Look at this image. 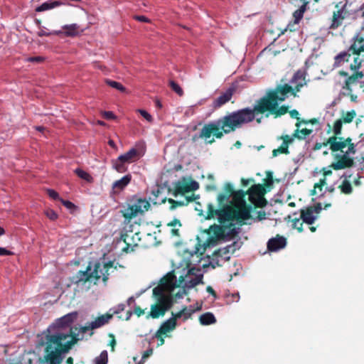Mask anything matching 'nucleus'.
<instances>
[{
    "instance_id": "1",
    "label": "nucleus",
    "mask_w": 364,
    "mask_h": 364,
    "mask_svg": "<svg viewBox=\"0 0 364 364\" xmlns=\"http://www.w3.org/2000/svg\"><path fill=\"white\" fill-rule=\"evenodd\" d=\"M290 82L292 85L284 84L268 91L264 97L257 101L253 109H241L224 116L216 122L205 124L200 130L199 136L207 143L212 144L215 141L214 136L221 139L225 134L232 132L252 122L255 119V114L268 112L266 116L273 114L274 117L285 114L288 112V107H279V105L287 99L289 93L296 97L301 88L306 85L305 72L296 71Z\"/></svg>"
},
{
    "instance_id": "2",
    "label": "nucleus",
    "mask_w": 364,
    "mask_h": 364,
    "mask_svg": "<svg viewBox=\"0 0 364 364\" xmlns=\"http://www.w3.org/2000/svg\"><path fill=\"white\" fill-rule=\"evenodd\" d=\"M232 196V205H225L220 209H215L213 204L209 203L205 218L210 220L217 217L220 224H231L232 222H235L240 225L249 220L251 218L250 208L247 205L244 200V192L235 191Z\"/></svg>"
},
{
    "instance_id": "3",
    "label": "nucleus",
    "mask_w": 364,
    "mask_h": 364,
    "mask_svg": "<svg viewBox=\"0 0 364 364\" xmlns=\"http://www.w3.org/2000/svg\"><path fill=\"white\" fill-rule=\"evenodd\" d=\"M324 145H329L330 149L333 152L340 151L341 153L335 154L336 161L330 165V167L333 169L341 170L351 168L354 166V159L350 155L355 154L356 148L351 138L331 136Z\"/></svg>"
},
{
    "instance_id": "4",
    "label": "nucleus",
    "mask_w": 364,
    "mask_h": 364,
    "mask_svg": "<svg viewBox=\"0 0 364 364\" xmlns=\"http://www.w3.org/2000/svg\"><path fill=\"white\" fill-rule=\"evenodd\" d=\"M68 338L69 335L60 332L46 334L45 341L41 343V346L46 345V355L39 360L38 364H60L63 360L62 355L71 348L70 344L65 342Z\"/></svg>"
},
{
    "instance_id": "5",
    "label": "nucleus",
    "mask_w": 364,
    "mask_h": 364,
    "mask_svg": "<svg viewBox=\"0 0 364 364\" xmlns=\"http://www.w3.org/2000/svg\"><path fill=\"white\" fill-rule=\"evenodd\" d=\"M116 267L113 263L97 262L93 266L89 264L85 271H79L73 277V282L77 285L90 289V286L96 285L102 280L106 283L110 274L113 273Z\"/></svg>"
},
{
    "instance_id": "6",
    "label": "nucleus",
    "mask_w": 364,
    "mask_h": 364,
    "mask_svg": "<svg viewBox=\"0 0 364 364\" xmlns=\"http://www.w3.org/2000/svg\"><path fill=\"white\" fill-rule=\"evenodd\" d=\"M173 276H168L161 279L160 284L155 287L153 294L157 296V301L151 306V311L146 318H157L162 316L172 306L171 293L175 289Z\"/></svg>"
},
{
    "instance_id": "7",
    "label": "nucleus",
    "mask_w": 364,
    "mask_h": 364,
    "mask_svg": "<svg viewBox=\"0 0 364 364\" xmlns=\"http://www.w3.org/2000/svg\"><path fill=\"white\" fill-rule=\"evenodd\" d=\"M361 18L364 22V11ZM350 52L353 56V62L350 64V69L351 70H359L363 62V59L360 58V54L364 52V26L353 38V43L349 47L348 50L341 52L335 57L334 66L341 67L345 63L349 62L352 57Z\"/></svg>"
},
{
    "instance_id": "8",
    "label": "nucleus",
    "mask_w": 364,
    "mask_h": 364,
    "mask_svg": "<svg viewBox=\"0 0 364 364\" xmlns=\"http://www.w3.org/2000/svg\"><path fill=\"white\" fill-rule=\"evenodd\" d=\"M352 75H348L346 71H340L338 74L341 76L346 77V79L343 82H338V85L341 88V94L344 96H348L352 102H356L358 99L357 95L354 91L360 90L364 92V81L362 79L364 77V73L358 70H353Z\"/></svg>"
},
{
    "instance_id": "9",
    "label": "nucleus",
    "mask_w": 364,
    "mask_h": 364,
    "mask_svg": "<svg viewBox=\"0 0 364 364\" xmlns=\"http://www.w3.org/2000/svg\"><path fill=\"white\" fill-rule=\"evenodd\" d=\"M112 314H106L96 318L93 321L87 323L85 326L82 327H74L70 331L69 338L65 340L68 344H70L72 347L78 341L82 340L85 337V334L87 331H92V330L100 328L105 324L107 323L109 320L112 318ZM92 332H90V335L92 336Z\"/></svg>"
},
{
    "instance_id": "10",
    "label": "nucleus",
    "mask_w": 364,
    "mask_h": 364,
    "mask_svg": "<svg viewBox=\"0 0 364 364\" xmlns=\"http://www.w3.org/2000/svg\"><path fill=\"white\" fill-rule=\"evenodd\" d=\"M173 276L175 288L179 287L181 289L176 294V297H182L187 294V290L193 288L199 284H203V274L198 268H191L187 271L185 275H181L176 280V276L171 273L167 274L165 277Z\"/></svg>"
},
{
    "instance_id": "11",
    "label": "nucleus",
    "mask_w": 364,
    "mask_h": 364,
    "mask_svg": "<svg viewBox=\"0 0 364 364\" xmlns=\"http://www.w3.org/2000/svg\"><path fill=\"white\" fill-rule=\"evenodd\" d=\"M150 208V203L146 199L139 198L132 204L129 205L126 208L122 210V214L126 220L129 221L137 216L139 214H142Z\"/></svg>"
},
{
    "instance_id": "12",
    "label": "nucleus",
    "mask_w": 364,
    "mask_h": 364,
    "mask_svg": "<svg viewBox=\"0 0 364 364\" xmlns=\"http://www.w3.org/2000/svg\"><path fill=\"white\" fill-rule=\"evenodd\" d=\"M198 188V183L191 178H182L175 182L173 186L172 194L176 197Z\"/></svg>"
},
{
    "instance_id": "13",
    "label": "nucleus",
    "mask_w": 364,
    "mask_h": 364,
    "mask_svg": "<svg viewBox=\"0 0 364 364\" xmlns=\"http://www.w3.org/2000/svg\"><path fill=\"white\" fill-rule=\"evenodd\" d=\"M266 189L261 184L253 185L247 191L250 201L257 207H264L267 204L264 198Z\"/></svg>"
},
{
    "instance_id": "14",
    "label": "nucleus",
    "mask_w": 364,
    "mask_h": 364,
    "mask_svg": "<svg viewBox=\"0 0 364 364\" xmlns=\"http://www.w3.org/2000/svg\"><path fill=\"white\" fill-rule=\"evenodd\" d=\"M140 240L138 232H134L132 230H126L121 235L119 243L123 242L124 246L122 247V250L126 253L132 252L134 247L138 246V242Z\"/></svg>"
},
{
    "instance_id": "15",
    "label": "nucleus",
    "mask_w": 364,
    "mask_h": 364,
    "mask_svg": "<svg viewBox=\"0 0 364 364\" xmlns=\"http://www.w3.org/2000/svg\"><path fill=\"white\" fill-rule=\"evenodd\" d=\"M321 210V206L320 204H318L317 205L308 206L301 210L300 218L304 223L308 225H312L318 218Z\"/></svg>"
},
{
    "instance_id": "16",
    "label": "nucleus",
    "mask_w": 364,
    "mask_h": 364,
    "mask_svg": "<svg viewBox=\"0 0 364 364\" xmlns=\"http://www.w3.org/2000/svg\"><path fill=\"white\" fill-rule=\"evenodd\" d=\"M279 139L283 141V143L278 149L272 151L273 156H277L279 154H289V145L294 142V137L289 135L282 136Z\"/></svg>"
},
{
    "instance_id": "17",
    "label": "nucleus",
    "mask_w": 364,
    "mask_h": 364,
    "mask_svg": "<svg viewBox=\"0 0 364 364\" xmlns=\"http://www.w3.org/2000/svg\"><path fill=\"white\" fill-rule=\"evenodd\" d=\"M286 239L284 237L277 235L270 239L267 243V248L269 251H277L286 245Z\"/></svg>"
},
{
    "instance_id": "18",
    "label": "nucleus",
    "mask_w": 364,
    "mask_h": 364,
    "mask_svg": "<svg viewBox=\"0 0 364 364\" xmlns=\"http://www.w3.org/2000/svg\"><path fill=\"white\" fill-rule=\"evenodd\" d=\"M63 29L65 30L64 31H55V33L56 35L63 34L65 36H75L79 35L82 31L80 26L76 23L66 25L63 26Z\"/></svg>"
},
{
    "instance_id": "19",
    "label": "nucleus",
    "mask_w": 364,
    "mask_h": 364,
    "mask_svg": "<svg viewBox=\"0 0 364 364\" xmlns=\"http://www.w3.org/2000/svg\"><path fill=\"white\" fill-rule=\"evenodd\" d=\"M119 157L128 164L137 161L140 158V154L138 150L132 148L124 154L120 155Z\"/></svg>"
},
{
    "instance_id": "20",
    "label": "nucleus",
    "mask_w": 364,
    "mask_h": 364,
    "mask_svg": "<svg viewBox=\"0 0 364 364\" xmlns=\"http://www.w3.org/2000/svg\"><path fill=\"white\" fill-rule=\"evenodd\" d=\"M296 129L294 130V134L291 136L294 139L299 140L305 139L309 136L313 132L312 129L302 128L301 129V122H296L295 124Z\"/></svg>"
},
{
    "instance_id": "21",
    "label": "nucleus",
    "mask_w": 364,
    "mask_h": 364,
    "mask_svg": "<svg viewBox=\"0 0 364 364\" xmlns=\"http://www.w3.org/2000/svg\"><path fill=\"white\" fill-rule=\"evenodd\" d=\"M224 191L225 193H220L217 198V200L220 204L227 202L229 200L230 197L232 196L233 193L235 192L233 189L232 186L229 183L225 185Z\"/></svg>"
},
{
    "instance_id": "22",
    "label": "nucleus",
    "mask_w": 364,
    "mask_h": 364,
    "mask_svg": "<svg viewBox=\"0 0 364 364\" xmlns=\"http://www.w3.org/2000/svg\"><path fill=\"white\" fill-rule=\"evenodd\" d=\"M132 176L127 174L122 177L121 179L116 181L112 185V189L115 191H121L123 190L131 181Z\"/></svg>"
},
{
    "instance_id": "23",
    "label": "nucleus",
    "mask_w": 364,
    "mask_h": 364,
    "mask_svg": "<svg viewBox=\"0 0 364 364\" xmlns=\"http://www.w3.org/2000/svg\"><path fill=\"white\" fill-rule=\"evenodd\" d=\"M176 326V321H175V318H169L168 320L166 321L157 331L159 336H160V333L166 334L173 330Z\"/></svg>"
},
{
    "instance_id": "24",
    "label": "nucleus",
    "mask_w": 364,
    "mask_h": 364,
    "mask_svg": "<svg viewBox=\"0 0 364 364\" xmlns=\"http://www.w3.org/2000/svg\"><path fill=\"white\" fill-rule=\"evenodd\" d=\"M233 94L231 89L226 90L220 96H219L215 101V107H219L230 100Z\"/></svg>"
},
{
    "instance_id": "25",
    "label": "nucleus",
    "mask_w": 364,
    "mask_h": 364,
    "mask_svg": "<svg viewBox=\"0 0 364 364\" xmlns=\"http://www.w3.org/2000/svg\"><path fill=\"white\" fill-rule=\"evenodd\" d=\"M344 18H345V16L343 15V11L338 10L336 12H333L330 28H332V29L337 28L338 26H340L342 24V22Z\"/></svg>"
},
{
    "instance_id": "26",
    "label": "nucleus",
    "mask_w": 364,
    "mask_h": 364,
    "mask_svg": "<svg viewBox=\"0 0 364 364\" xmlns=\"http://www.w3.org/2000/svg\"><path fill=\"white\" fill-rule=\"evenodd\" d=\"M233 223H225L222 224V225H214L210 227V230L212 232L218 237H223L225 235V228H230L232 225H233Z\"/></svg>"
},
{
    "instance_id": "27",
    "label": "nucleus",
    "mask_w": 364,
    "mask_h": 364,
    "mask_svg": "<svg viewBox=\"0 0 364 364\" xmlns=\"http://www.w3.org/2000/svg\"><path fill=\"white\" fill-rule=\"evenodd\" d=\"M303 1L302 5L296 10L293 16L294 18V22L298 23L304 16V12L306 11V6L309 1L308 0H301Z\"/></svg>"
},
{
    "instance_id": "28",
    "label": "nucleus",
    "mask_w": 364,
    "mask_h": 364,
    "mask_svg": "<svg viewBox=\"0 0 364 364\" xmlns=\"http://www.w3.org/2000/svg\"><path fill=\"white\" fill-rule=\"evenodd\" d=\"M112 165L113 168L119 173H124L127 171V164L119 157L112 160Z\"/></svg>"
},
{
    "instance_id": "29",
    "label": "nucleus",
    "mask_w": 364,
    "mask_h": 364,
    "mask_svg": "<svg viewBox=\"0 0 364 364\" xmlns=\"http://www.w3.org/2000/svg\"><path fill=\"white\" fill-rule=\"evenodd\" d=\"M199 321L202 325H210L216 322V318L212 313L207 312L200 316Z\"/></svg>"
},
{
    "instance_id": "30",
    "label": "nucleus",
    "mask_w": 364,
    "mask_h": 364,
    "mask_svg": "<svg viewBox=\"0 0 364 364\" xmlns=\"http://www.w3.org/2000/svg\"><path fill=\"white\" fill-rule=\"evenodd\" d=\"M60 4L58 1H50V2H45L42 4L41 6L36 8L35 11L36 12H42L48 10L53 9L57 6H58Z\"/></svg>"
},
{
    "instance_id": "31",
    "label": "nucleus",
    "mask_w": 364,
    "mask_h": 364,
    "mask_svg": "<svg viewBox=\"0 0 364 364\" xmlns=\"http://www.w3.org/2000/svg\"><path fill=\"white\" fill-rule=\"evenodd\" d=\"M168 226L171 228V232L173 236H180L181 223L178 219H174L173 221L168 223Z\"/></svg>"
},
{
    "instance_id": "32",
    "label": "nucleus",
    "mask_w": 364,
    "mask_h": 364,
    "mask_svg": "<svg viewBox=\"0 0 364 364\" xmlns=\"http://www.w3.org/2000/svg\"><path fill=\"white\" fill-rule=\"evenodd\" d=\"M75 173L77 175L78 177L86 181L87 182H88V183L93 182V178L87 172H86L80 168H77L75 170Z\"/></svg>"
},
{
    "instance_id": "33",
    "label": "nucleus",
    "mask_w": 364,
    "mask_h": 364,
    "mask_svg": "<svg viewBox=\"0 0 364 364\" xmlns=\"http://www.w3.org/2000/svg\"><path fill=\"white\" fill-rule=\"evenodd\" d=\"M168 85L178 96L182 97L183 95V90L182 87L174 80H169Z\"/></svg>"
},
{
    "instance_id": "34",
    "label": "nucleus",
    "mask_w": 364,
    "mask_h": 364,
    "mask_svg": "<svg viewBox=\"0 0 364 364\" xmlns=\"http://www.w3.org/2000/svg\"><path fill=\"white\" fill-rule=\"evenodd\" d=\"M355 112L354 110H351L343 114L340 119L344 123H350L355 118Z\"/></svg>"
},
{
    "instance_id": "35",
    "label": "nucleus",
    "mask_w": 364,
    "mask_h": 364,
    "mask_svg": "<svg viewBox=\"0 0 364 364\" xmlns=\"http://www.w3.org/2000/svg\"><path fill=\"white\" fill-rule=\"evenodd\" d=\"M339 188L342 193L345 194H349L352 192V186L350 183L347 181L344 180L342 183L339 186Z\"/></svg>"
},
{
    "instance_id": "36",
    "label": "nucleus",
    "mask_w": 364,
    "mask_h": 364,
    "mask_svg": "<svg viewBox=\"0 0 364 364\" xmlns=\"http://www.w3.org/2000/svg\"><path fill=\"white\" fill-rule=\"evenodd\" d=\"M343 122L340 119L334 122L333 132L334 134L333 136H338L341 134V129L343 126Z\"/></svg>"
},
{
    "instance_id": "37",
    "label": "nucleus",
    "mask_w": 364,
    "mask_h": 364,
    "mask_svg": "<svg viewBox=\"0 0 364 364\" xmlns=\"http://www.w3.org/2000/svg\"><path fill=\"white\" fill-rule=\"evenodd\" d=\"M108 361V355L106 350L102 351L100 355L95 358L96 364H107Z\"/></svg>"
},
{
    "instance_id": "38",
    "label": "nucleus",
    "mask_w": 364,
    "mask_h": 364,
    "mask_svg": "<svg viewBox=\"0 0 364 364\" xmlns=\"http://www.w3.org/2000/svg\"><path fill=\"white\" fill-rule=\"evenodd\" d=\"M106 83L110 87L115 88L121 92H124L126 90V88L118 82L107 80Z\"/></svg>"
},
{
    "instance_id": "39",
    "label": "nucleus",
    "mask_w": 364,
    "mask_h": 364,
    "mask_svg": "<svg viewBox=\"0 0 364 364\" xmlns=\"http://www.w3.org/2000/svg\"><path fill=\"white\" fill-rule=\"evenodd\" d=\"M292 226L294 228H296L298 230L299 232L303 231V221L301 220V218H295L292 220Z\"/></svg>"
},
{
    "instance_id": "40",
    "label": "nucleus",
    "mask_w": 364,
    "mask_h": 364,
    "mask_svg": "<svg viewBox=\"0 0 364 364\" xmlns=\"http://www.w3.org/2000/svg\"><path fill=\"white\" fill-rule=\"evenodd\" d=\"M60 201L63 203V205L66 207L71 212L75 211L77 209L76 205L69 200H65L63 199H60Z\"/></svg>"
},
{
    "instance_id": "41",
    "label": "nucleus",
    "mask_w": 364,
    "mask_h": 364,
    "mask_svg": "<svg viewBox=\"0 0 364 364\" xmlns=\"http://www.w3.org/2000/svg\"><path fill=\"white\" fill-rule=\"evenodd\" d=\"M168 202L171 204L170 210H174L177 207L183 206L185 205L183 201H176L173 199L168 198Z\"/></svg>"
},
{
    "instance_id": "42",
    "label": "nucleus",
    "mask_w": 364,
    "mask_h": 364,
    "mask_svg": "<svg viewBox=\"0 0 364 364\" xmlns=\"http://www.w3.org/2000/svg\"><path fill=\"white\" fill-rule=\"evenodd\" d=\"M138 112L141 114V115L145 118L149 122H152L153 118L150 114H149L144 109H138Z\"/></svg>"
},
{
    "instance_id": "43",
    "label": "nucleus",
    "mask_w": 364,
    "mask_h": 364,
    "mask_svg": "<svg viewBox=\"0 0 364 364\" xmlns=\"http://www.w3.org/2000/svg\"><path fill=\"white\" fill-rule=\"evenodd\" d=\"M46 215L51 220H55L58 218V214L53 210H46Z\"/></svg>"
},
{
    "instance_id": "44",
    "label": "nucleus",
    "mask_w": 364,
    "mask_h": 364,
    "mask_svg": "<svg viewBox=\"0 0 364 364\" xmlns=\"http://www.w3.org/2000/svg\"><path fill=\"white\" fill-rule=\"evenodd\" d=\"M101 114L107 119H116V116L112 112L110 111H102L101 112Z\"/></svg>"
},
{
    "instance_id": "45",
    "label": "nucleus",
    "mask_w": 364,
    "mask_h": 364,
    "mask_svg": "<svg viewBox=\"0 0 364 364\" xmlns=\"http://www.w3.org/2000/svg\"><path fill=\"white\" fill-rule=\"evenodd\" d=\"M47 193H48V196L54 200H60V199H62L61 198H60L58 193L53 189H48Z\"/></svg>"
},
{
    "instance_id": "46",
    "label": "nucleus",
    "mask_w": 364,
    "mask_h": 364,
    "mask_svg": "<svg viewBox=\"0 0 364 364\" xmlns=\"http://www.w3.org/2000/svg\"><path fill=\"white\" fill-rule=\"evenodd\" d=\"M77 317V313L69 314L65 316L63 319L65 322L70 323Z\"/></svg>"
},
{
    "instance_id": "47",
    "label": "nucleus",
    "mask_w": 364,
    "mask_h": 364,
    "mask_svg": "<svg viewBox=\"0 0 364 364\" xmlns=\"http://www.w3.org/2000/svg\"><path fill=\"white\" fill-rule=\"evenodd\" d=\"M44 58L41 56L30 57L27 58V61L36 63H40L43 61Z\"/></svg>"
},
{
    "instance_id": "48",
    "label": "nucleus",
    "mask_w": 364,
    "mask_h": 364,
    "mask_svg": "<svg viewBox=\"0 0 364 364\" xmlns=\"http://www.w3.org/2000/svg\"><path fill=\"white\" fill-rule=\"evenodd\" d=\"M186 310H187V308L185 307L181 311H178V313H176L175 314H172L173 317L171 318H175V321H176V319L181 318Z\"/></svg>"
},
{
    "instance_id": "49",
    "label": "nucleus",
    "mask_w": 364,
    "mask_h": 364,
    "mask_svg": "<svg viewBox=\"0 0 364 364\" xmlns=\"http://www.w3.org/2000/svg\"><path fill=\"white\" fill-rule=\"evenodd\" d=\"M14 253L4 247H0V256L12 255Z\"/></svg>"
},
{
    "instance_id": "50",
    "label": "nucleus",
    "mask_w": 364,
    "mask_h": 364,
    "mask_svg": "<svg viewBox=\"0 0 364 364\" xmlns=\"http://www.w3.org/2000/svg\"><path fill=\"white\" fill-rule=\"evenodd\" d=\"M134 18L136 20L141 21V22H146V23L150 22V20L144 16H135Z\"/></svg>"
},
{
    "instance_id": "51",
    "label": "nucleus",
    "mask_w": 364,
    "mask_h": 364,
    "mask_svg": "<svg viewBox=\"0 0 364 364\" xmlns=\"http://www.w3.org/2000/svg\"><path fill=\"white\" fill-rule=\"evenodd\" d=\"M134 313L138 316H141L144 314V310L141 309L139 306H135L134 309Z\"/></svg>"
},
{
    "instance_id": "52",
    "label": "nucleus",
    "mask_w": 364,
    "mask_h": 364,
    "mask_svg": "<svg viewBox=\"0 0 364 364\" xmlns=\"http://www.w3.org/2000/svg\"><path fill=\"white\" fill-rule=\"evenodd\" d=\"M289 114L292 118H295L297 119V121L300 119L299 117V113L297 110L293 109L289 112Z\"/></svg>"
},
{
    "instance_id": "53",
    "label": "nucleus",
    "mask_w": 364,
    "mask_h": 364,
    "mask_svg": "<svg viewBox=\"0 0 364 364\" xmlns=\"http://www.w3.org/2000/svg\"><path fill=\"white\" fill-rule=\"evenodd\" d=\"M318 185V183H316L314 185V190L312 191V195H318V194H321V192H322V187H316Z\"/></svg>"
},
{
    "instance_id": "54",
    "label": "nucleus",
    "mask_w": 364,
    "mask_h": 364,
    "mask_svg": "<svg viewBox=\"0 0 364 364\" xmlns=\"http://www.w3.org/2000/svg\"><path fill=\"white\" fill-rule=\"evenodd\" d=\"M194 311H195V310L187 309V310L183 314V316H184V319L186 320V319H188V318H190Z\"/></svg>"
},
{
    "instance_id": "55",
    "label": "nucleus",
    "mask_w": 364,
    "mask_h": 364,
    "mask_svg": "<svg viewBox=\"0 0 364 364\" xmlns=\"http://www.w3.org/2000/svg\"><path fill=\"white\" fill-rule=\"evenodd\" d=\"M53 34L56 35L55 33V31L54 32H46L44 30H41L40 31L38 32V36H50V35H53Z\"/></svg>"
},
{
    "instance_id": "56",
    "label": "nucleus",
    "mask_w": 364,
    "mask_h": 364,
    "mask_svg": "<svg viewBox=\"0 0 364 364\" xmlns=\"http://www.w3.org/2000/svg\"><path fill=\"white\" fill-rule=\"evenodd\" d=\"M331 168H332L330 167V166H328V168H323L324 177H326V176L331 175L332 173Z\"/></svg>"
},
{
    "instance_id": "57",
    "label": "nucleus",
    "mask_w": 364,
    "mask_h": 364,
    "mask_svg": "<svg viewBox=\"0 0 364 364\" xmlns=\"http://www.w3.org/2000/svg\"><path fill=\"white\" fill-rule=\"evenodd\" d=\"M163 335H164V334L160 333V336H159L158 331L156 333V338H157L160 341L159 343L158 344L159 346H161L164 343V339L163 338Z\"/></svg>"
},
{
    "instance_id": "58",
    "label": "nucleus",
    "mask_w": 364,
    "mask_h": 364,
    "mask_svg": "<svg viewBox=\"0 0 364 364\" xmlns=\"http://www.w3.org/2000/svg\"><path fill=\"white\" fill-rule=\"evenodd\" d=\"M109 337L112 338V340L110 341V346H112V350L114 351V346L116 345V341H115L114 335L109 334Z\"/></svg>"
},
{
    "instance_id": "59",
    "label": "nucleus",
    "mask_w": 364,
    "mask_h": 364,
    "mask_svg": "<svg viewBox=\"0 0 364 364\" xmlns=\"http://www.w3.org/2000/svg\"><path fill=\"white\" fill-rule=\"evenodd\" d=\"M152 353H153V350L152 349H149V350H146L144 353L143 355H142V358L143 359L147 358L148 357H149L152 354Z\"/></svg>"
},
{
    "instance_id": "60",
    "label": "nucleus",
    "mask_w": 364,
    "mask_h": 364,
    "mask_svg": "<svg viewBox=\"0 0 364 364\" xmlns=\"http://www.w3.org/2000/svg\"><path fill=\"white\" fill-rule=\"evenodd\" d=\"M266 218V213L264 211H259L258 213V219L262 220Z\"/></svg>"
},
{
    "instance_id": "61",
    "label": "nucleus",
    "mask_w": 364,
    "mask_h": 364,
    "mask_svg": "<svg viewBox=\"0 0 364 364\" xmlns=\"http://www.w3.org/2000/svg\"><path fill=\"white\" fill-rule=\"evenodd\" d=\"M207 291L210 293L211 295H213L214 297H216V293L214 291V289L208 286L206 289Z\"/></svg>"
},
{
    "instance_id": "62",
    "label": "nucleus",
    "mask_w": 364,
    "mask_h": 364,
    "mask_svg": "<svg viewBox=\"0 0 364 364\" xmlns=\"http://www.w3.org/2000/svg\"><path fill=\"white\" fill-rule=\"evenodd\" d=\"M326 177H324L323 179L320 180L316 187H323L324 185H326Z\"/></svg>"
},
{
    "instance_id": "63",
    "label": "nucleus",
    "mask_w": 364,
    "mask_h": 364,
    "mask_svg": "<svg viewBox=\"0 0 364 364\" xmlns=\"http://www.w3.org/2000/svg\"><path fill=\"white\" fill-rule=\"evenodd\" d=\"M108 144L112 148L117 149V146L113 140H112V139L109 140Z\"/></svg>"
},
{
    "instance_id": "64",
    "label": "nucleus",
    "mask_w": 364,
    "mask_h": 364,
    "mask_svg": "<svg viewBox=\"0 0 364 364\" xmlns=\"http://www.w3.org/2000/svg\"><path fill=\"white\" fill-rule=\"evenodd\" d=\"M67 363L68 364H73V358L71 357H69L68 359H67Z\"/></svg>"
}]
</instances>
